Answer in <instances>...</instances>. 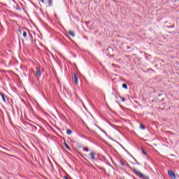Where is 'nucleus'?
<instances>
[{
    "label": "nucleus",
    "mask_w": 179,
    "mask_h": 179,
    "mask_svg": "<svg viewBox=\"0 0 179 179\" xmlns=\"http://www.w3.org/2000/svg\"><path fill=\"white\" fill-rule=\"evenodd\" d=\"M18 33H20V34H22V30L18 29Z\"/></svg>",
    "instance_id": "f3484780"
},
{
    "label": "nucleus",
    "mask_w": 179,
    "mask_h": 179,
    "mask_svg": "<svg viewBox=\"0 0 179 179\" xmlns=\"http://www.w3.org/2000/svg\"><path fill=\"white\" fill-rule=\"evenodd\" d=\"M168 175L169 176L170 178L176 179V173L172 171H168Z\"/></svg>",
    "instance_id": "7ed1b4c3"
},
{
    "label": "nucleus",
    "mask_w": 179,
    "mask_h": 179,
    "mask_svg": "<svg viewBox=\"0 0 179 179\" xmlns=\"http://www.w3.org/2000/svg\"><path fill=\"white\" fill-rule=\"evenodd\" d=\"M143 155H145V156L148 155V152H146V151H145V150L143 148L141 149Z\"/></svg>",
    "instance_id": "4468645a"
},
{
    "label": "nucleus",
    "mask_w": 179,
    "mask_h": 179,
    "mask_svg": "<svg viewBox=\"0 0 179 179\" xmlns=\"http://www.w3.org/2000/svg\"><path fill=\"white\" fill-rule=\"evenodd\" d=\"M42 3H44V0H40Z\"/></svg>",
    "instance_id": "6ab92c4d"
},
{
    "label": "nucleus",
    "mask_w": 179,
    "mask_h": 179,
    "mask_svg": "<svg viewBox=\"0 0 179 179\" xmlns=\"http://www.w3.org/2000/svg\"><path fill=\"white\" fill-rule=\"evenodd\" d=\"M72 134V130H71V129H67V131H66V134L67 135H71Z\"/></svg>",
    "instance_id": "1a4fd4ad"
},
{
    "label": "nucleus",
    "mask_w": 179,
    "mask_h": 179,
    "mask_svg": "<svg viewBox=\"0 0 179 179\" xmlns=\"http://www.w3.org/2000/svg\"><path fill=\"white\" fill-rule=\"evenodd\" d=\"M141 129H146V127L143 124H140Z\"/></svg>",
    "instance_id": "f8f14e48"
},
{
    "label": "nucleus",
    "mask_w": 179,
    "mask_h": 179,
    "mask_svg": "<svg viewBox=\"0 0 179 179\" xmlns=\"http://www.w3.org/2000/svg\"><path fill=\"white\" fill-rule=\"evenodd\" d=\"M8 156H10L11 157H13V155H8Z\"/></svg>",
    "instance_id": "412c9836"
},
{
    "label": "nucleus",
    "mask_w": 179,
    "mask_h": 179,
    "mask_svg": "<svg viewBox=\"0 0 179 179\" xmlns=\"http://www.w3.org/2000/svg\"><path fill=\"white\" fill-rule=\"evenodd\" d=\"M83 150H85V152H89V148H84Z\"/></svg>",
    "instance_id": "2eb2a0df"
},
{
    "label": "nucleus",
    "mask_w": 179,
    "mask_h": 179,
    "mask_svg": "<svg viewBox=\"0 0 179 179\" xmlns=\"http://www.w3.org/2000/svg\"><path fill=\"white\" fill-rule=\"evenodd\" d=\"M48 2L49 3V6H51L52 5V0H48Z\"/></svg>",
    "instance_id": "ddd939ff"
},
{
    "label": "nucleus",
    "mask_w": 179,
    "mask_h": 179,
    "mask_svg": "<svg viewBox=\"0 0 179 179\" xmlns=\"http://www.w3.org/2000/svg\"><path fill=\"white\" fill-rule=\"evenodd\" d=\"M122 166H125V164L124 162H121Z\"/></svg>",
    "instance_id": "a211bd4d"
},
{
    "label": "nucleus",
    "mask_w": 179,
    "mask_h": 179,
    "mask_svg": "<svg viewBox=\"0 0 179 179\" xmlns=\"http://www.w3.org/2000/svg\"><path fill=\"white\" fill-rule=\"evenodd\" d=\"M123 89H128V85L127 84H122Z\"/></svg>",
    "instance_id": "9b49d317"
},
{
    "label": "nucleus",
    "mask_w": 179,
    "mask_h": 179,
    "mask_svg": "<svg viewBox=\"0 0 179 179\" xmlns=\"http://www.w3.org/2000/svg\"><path fill=\"white\" fill-rule=\"evenodd\" d=\"M132 171H134V173H135V174L137 176V177L138 178H141V179H150L149 178V176H148L146 175H144L143 173H141V171L136 169V168H133Z\"/></svg>",
    "instance_id": "f257e3e1"
},
{
    "label": "nucleus",
    "mask_w": 179,
    "mask_h": 179,
    "mask_svg": "<svg viewBox=\"0 0 179 179\" xmlns=\"http://www.w3.org/2000/svg\"><path fill=\"white\" fill-rule=\"evenodd\" d=\"M36 78H41V70H40V68L36 67V72L35 73Z\"/></svg>",
    "instance_id": "f03ea898"
},
{
    "label": "nucleus",
    "mask_w": 179,
    "mask_h": 179,
    "mask_svg": "<svg viewBox=\"0 0 179 179\" xmlns=\"http://www.w3.org/2000/svg\"><path fill=\"white\" fill-rule=\"evenodd\" d=\"M1 99H3V101H4V103H6V99L5 98V94L3 93H0Z\"/></svg>",
    "instance_id": "39448f33"
},
{
    "label": "nucleus",
    "mask_w": 179,
    "mask_h": 179,
    "mask_svg": "<svg viewBox=\"0 0 179 179\" xmlns=\"http://www.w3.org/2000/svg\"><path fill=\"white\" fill-rule=\"evenodd\" d=\"M22 36H23V37H24L26 38L27 37V32L23 31Z\"/></svg>",
    "instance_id": "9d476101"
},
{
    "label": "nucleus",
    "mask_w": 179,
    "mask_h": 179,
    "mask_svg": "<svg viewBox=\"0 0 179 179\" xmlns=\"http://www.w3.org/2000/svg\"><path fill=\"white\" fill-rule=\"evenodd\" d=\"M73 80L76 85H78L79 83V79L78 78V76H76V74H74L73 76Z\"/></svg>",
    "instance_id": "20e7f679"
},
{
    "label": "nucleus",
    "mask_w": 179,
    "mask_h": 179,
    "mask_svg": "<svg viewBox=\"0 0 179 179\" xmlns=\"http://www.w3.org/2000/svg\"><path fill=\"white\" fill-rule=\"evenodd\" d=\"M68 33L70 36H71V37H75V32L74 31H69Z\"/></svg>",
    "instance_id": "0eeeda50"
},
{
    "label": "nucleus",
    "mask_w": 179,
    "mask_h": 179,
    "mask_svg": "<svg viewBox=\"0 0 179 179\" xmlns=\"http://www.w3.org/2000/svg\"><path fill=\"white\" fill-rule=\"evenodd\" d=\"M64 179H69V178H68V177L66 176H64Z\"/></svg>",
    "instance_id": "aec40b11"
},
{
    "label": "nucleus",
    "mask_w": 179,
    "mask_h": 179,
    "mask_svg": "<svg viewBox=\"0 0 179 179\" xmlns=\"http://www.w3.org/2000/svg\"><path fill=\"white\" fill-rule=\"evenodd\" d=\"M7 151H8V152H10V150H7Z\"/></svg>",
    "instance_id": "4be33fe9"
},
{
    "label": "nucleus",
    "mask_w": 179,
    "mask_h": 179,
    "mask_svg": "<svg viewBox=\"0 0 179 179\" xmlns=\"http://www.w3.org/2000/svg\"><path fill=\"white\" fill-rule=\"evenodd\" d=\"M120 99H122V102L125 101V98L120 96Z\"/></svg>",
    "instance_id": "dca6fc26"
},
{
    "label": "nucleus",
    "mask_w": 179,
    "mask_h": 179,
    "mask_svg": "<svg viewBox=\"0 0 179 179\" xmlns=\"http://www.w3.org/2000/svg\"><path fill=\"white\" fill-rule=\"evenodd\" d=\"M90 156L92 160H96V157L94 156V153H93V152L90 153Z\"/></svg>",
    "instance_id": "423d86ee"
},
{
    "label": "nucleus",
    "mask_w": 179,
    "mask_h": 179,
    "mask_svg": "<svg viewBox=\"0 0 179 179\" xmlns=\"http://www.w3.org/2000/svg\"><path fill=\"white\" fill-rule=\"evenodd\" d=\"M64 146L66 148L68 149V150H71V148L69 147V145H68V144L66 143H64Z\"/></svg>",
    "instance_id": "6e6552de"
}]
</instances>
